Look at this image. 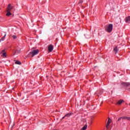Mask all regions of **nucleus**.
Listing matches in <instances>:
<instances>
[{
  "label": "nucleus",
  "instance_id": "obj_1",
  "mask_svg": "<svg viewBox=\"0 0 130 130\" xmlns=\"http://www.w3.org/2000/svg\"><path fill=\"white\" fill-rule=\"evenodd\" d=\"M113 24H110L108 25L105 26V30L108 32L111 33L113 30Z\"/></svg>",
  "mask_w": 130,
  "mask_h": 130
},
{
  "label": "nucleus",
  "instance_id": "obj_2",
  "mask_svg": "<svg viewBox=\"0 0 130 130\" xmlns=\"http://www.w3.org/2000/svg\"><path fill=\"white\" fill-rule=\"evenodd\" d=\"M39 50L38 49L34 50H32L31 52H30L29 53L30 54H32L31 56L33 57V56H35V55H37L39 53Z\"/></svg>",
  "mask_w": 130,
  "mask_h": 130
},
{
  "label": "nucleus",
  "instance_id": "obj_3",
  "mask_svg": "<svg viewBox=\"0 0 130 130\" xmlns=\"http://www.w3.org/2000/svg\"><path fill=\"white\" fill-rule=\"evenodd\" d=\"M7 11L12 12L13 11V7L11 5V4H9L7 8Z\"/></svg>",
  "mask_w": 130,
  "mask_h": 130
},
{
  "label": "nucleus",
  "instance_id": "obj_4",
  "mask_svg": "<svg viewBox=\"0 0 130 130\" xmlns=\"http://www.w3.org/2000/svg\"><path fill=\"white\" fill-rule=\"evenodd\" d=\"M121 85L124 87H129L130 86L129 82H121Z\"/></svg>",
  "mask_w": 130,
  "mask_h": 130
},
{
  "label": "nucleus",
  "instance_id": "obj_5",
  "mask_svg": "<svg viewBox=\"0 0 130 130\" xmlns=\"http://www.w3.org/2000/svg\"><path fill=\"white\" fill-rule=\"evenodd\" d=\"M48 50H49V52H51L53 50V46L52 45H49Z\"/></svg>",
  "mask_w": 130,
  "mask_h": 130
},
{
  "label": "nucleus",
  "instance_id": "obj_6",
  "mask_svg": "<svg viewBox=\"0 0 130 130\" xmlns=\"http://www.w3.org/2000/svg\"><path fill=\"white\" fill-rule=\"evenodd\" d=\"M111 122V119L110 118H108V123L107 124H106V127L108 128L109 125L110 124Z\"/></svg>",
  "mask_w": 130,
  "mask_h": 130
},
{
  "label": "nucleus",
  "instance_id": "obj_7",
  "mask_svg": "<svg viewBox=\"0 0 130 130\" xmlns=\"http://www.w3.org/2000/svg\"><path fill=\"white\" fill-rule=\"evenodd\" d=\"M125 22L127 23H130V16H128L125 18Z\"/></svg>",
  "mask_w": 130,
  "mask_h": 130
},
{
  "label": "nucleus",
  "instance_id": "obj_8",
  "mask_svg": "<svg viewBox=\"0 0 130 130\" xmlns=\"http://www.w3.org/2000/svg\"><path fill=\"white\" fill-rule=\"evenodd\" d=\"M15 63L16 64L19 65V66H21L22 64V63L21 62V61L19 60L15 61Z\"/></svg>",
  "mask_w": 130,
  "mask_h": 130
},
{
  "label": "nucleus",
  "instance_id": "obj_9",
  "mask_svg": "<svg viewBox=\"0 0 130 130\" xmlns=\"http://www.w3.org/2000/svg\"><path fill=\"white\" fill-rule=\"evenodd\" d=\"M121 118H122V120H128L129 117H127V116H122V117H121Z\"/></svg>",
  "mask_w": 130,
  "mask_h": 130
},
{
  "label": "nucleus",
  "instance_id": "obj_10",
  "mask_svg": "<svg viewBox=\"0 0 130 130\" xmlns=\"http://www.w3.org/2000/svg\"><path fill=\"white\" fill-rule=\"evenodd\" d=\"M7 12L6 14L7 16H10L11 15H12L11 12L7 11Z\"/></svg>",
  "mask_w": 130,
  "mask_h": 130
},
{
  "label": "nucleus",
  "instance_id": "obj_11",
  "mask_svg": "<svg viewBox=\"0 0 130 130\" xmlns=\"http://www.w3.org/2000/svg\"><path fill=\"white\" fill-rule=\"evenodd\" d=\"M6 36H7V34H5L4 36L2 38H1V39H0V42H1V41H4L5 40V39Z\"/></svg>",
  "mask_w": 130,
  "mask_h": 130
},
{
  "label": "nucleus",
  "instance_id": "obj_12",
  "mask_svg": "<svg viewBox=\"0 0 130 130\" xmlns=\"http://www.w3.org/2000/svg\"><path fill=\"white\" fill-rule=\"evenodd\" d=\"M114 50L115 51V54H117L119 51V49H118V47H115L114 48Z\"/></svg>",
  "mask_w": 130,
  "mask_h": 130
},
{
  "label": "nucleus",
  "instance_id": "obj_13",
  "mask_svg": "<svg viewBox=\"0 0 130 130\" xmlns=\"http://www.w3.org/2000/svg\"><path fill=\"white\" fill-rule=\"evenodd\" d=\"M71 116H72V113H68L67 114H66L64 115V116L66 117V118H69Z\"/></svg>",
  "mask_w": 130,
  "mask_h": 130
},
{
  "label": "nucleus",
  "instance_id": "obj_14",
  "mask_svg": "<svg viewBox=\"0 0 130 130\" xmlns=\"http://www.w3.org/2000/svg\"><path fill=\"white\" fill-rule=\"evenodd\" d=\"M87 127V125L85 124L80 130H86Z\"/></svg>",
  "mask_w": 130,
  "mask_h": 130
},
{
  "label": "nucleus",
  "instance_id": "obj_15",
  "mask_svg": "<svg viewBox=\"0 0 130 130\" xmlns=\"http://www.w3.org/2000/svg\"><path fill=\"white\" fill-rule=\"evenodd\" d=\"M123 102V101H122V100H120V101H119L118 102V104L119 105H120L121 103H122Z\"/></svg>",
  "mask_w": 130,
  "mask_h": 130
},
{
  "label": "nucleus",
  "instance_id": "obj_16",
  "mask_svg": "<svg viewBox=\"0 0 130 130\" xmlns=\"http://www.w3.org/2000/svg\"><path fill=\"white\" fill-rule=\"evenodd\" d=\"M2 55H3V56H5V57H6V56H7L6 53V52L3 53Z\"/></svg>",
  "mask_w": 130,
  "mask_h": 130
},
{
  "label": "nucleus",
  "instance_id": "obj_17",
  "mask_svg": "<svg viewBox=\"0 0 130 130\" xmlns=\"http://www.w3.org/2000/svg\"><path fill=\"white\" fill-rule=\"evenodd\" d=\"M12 38H13V39H16L17 38V36H12Z\"/></svg>",
  "mask_w": 130,
  "mask_h": 130
},
{
  "label": "nucleus",
  "instance_id": "obj_18",
  "mask_svg": "<svg viewBox=\"0 0 130 130\" xmlns=\"http://www.w3.org/2000/svg\"><path fill=\"white\" fill-rule=\"evenodd\" d=\"M121 119H122V118H121V117H119L118 119V121H120L121 120Z\"/></svg>",
  "mask_w": 130,
  "mask_h": 130
},
{
  "label": "nucleus",
  "instance_id": "obj_19",
  "mask_svg": "<svg viewBox=\"0 0 130 130\" xmlns=\"http://www.w3.org/2000/svg\"><path fill=\"white\" fill-rule=\"evenodd\" d=\"M82 3H83V1L82 0H80L79 4H81Z\"/></svg>",
  "mask_w": 130,
  "mask_h": 130
},
{
  "label": "nucleus",
  "instance_id": "obj_20",
  "mask_svg": "<svg viewBox=\"0 0 130 130\" xmlns=\"http://www.w3.org/2000/svg\"><path fill=\"white\" fill-rule=\"evenodd\" d=\"M65 118H66V117H65V116H63V117H62V120H63V119H64Z\"/></svg>",
  "mask_w": 130,
  "mask_h": 130
},
{
  "label": "nucleus",
  "instance_id": "obj_21",
  "mask_svg": "<svg viewBox=\"0 0 130 130\" xmlns=\"http://www.w3.org/2000/svg\"><path fill=\"white\" fill-rule=\"evenodd\" d=\"M5 52V50H3L1 52Z\"/></svg>",
  "mask_w": 130,
  "mask_h": 130
},
{
  "label": "nucleus",
  "instance_id": "obj_22",
  "mask_svg": "<svg viewBox=\"0 0 130 130\" xmlns=\"http://www.w3.org/2000/svg\"><path fill=\"white\" fill-rule=\"evenodd\" d=\"M128 121H130V117L128 118Z\"/></svg>",
  "mask_w": 130,
  "mask_h": 130
},
{
  "label": "nucleus",
  "instance_id": "obj_23",
  "mask_svg": "<svg viewBox=\"0 0 130 130\" xmlns=\"http://www.w3.org/2000/svg\"><path fill=\"white\" fill-rule=\"evenodd\" d=\"M53 130H57V129H53Z\"/></svg>",
  "mask_w": 130,
  "mask_h": 130
}]
</instances>
